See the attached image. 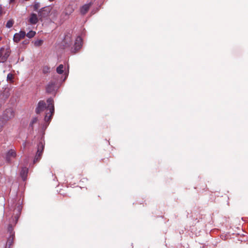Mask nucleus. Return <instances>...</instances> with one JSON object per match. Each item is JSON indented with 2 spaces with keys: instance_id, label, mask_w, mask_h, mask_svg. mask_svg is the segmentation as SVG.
Returning a JSON list of instances; mask_svg holds the SVG:
<instances>
[{
  "instance_id": "nucleus-1",
  "label": "nucleus",
  "mask_w": 248,
  "mask_h": 248,
  "mask_svg": "<svg viewBox=\"0 0 248 248\" xmlns=\"http://www.w3.org/2000/svg\"><path fill=\"white\" fill-rule=\"evenodd\" d=\"M47 107L46 106V103L43 101H40L39 102L37 107L36 108V112L37 113H40L45 109L49 110V112L46 113L45 117V121L46 122H49L54 111V107L53 104V100L51 98H48L47 100Z\"/></svg>"
},
{
  "instance_id": "nucleus-2",
  "label": "nucleus",
  "mask_w": 248,
  "mask_h": 248,
  "mask_svg": "<svg viewBox=\"0 0 248 248\" xmlns=\"http://www.w3.org/2000/svg\"><path fill=\"white\" fill-rule=\"evenodd\" d=\"M44 145L45 143L42 141L38 144L37 151L33 160V163H35L40 160L44 151Z\"/></svg>"
},
{
  "instance_id": "nucleus-3",
  "label": "nucleus",
  "mask_w": 248,
  "mask_h": 248,
  "mask_svg": "<svg viewBox=\"0 0 248 248\" xmlns=\"http://www.w3.org/2000/svg\"><path fill=\"white\" fill-rule=\"evenodd\" d=\"M10 51L8 47H2L0 49V62L6 61L10 55Z\"/></svg>"
},
{
  "instance_id": "nucleus-4",
  "label": "nucleus",
  "mask_w": 248,
  "mask_h": 248,
  "mask_svg": "<svg viewBox=\"0 0 248 248\" xmlns=\"http://www.w3.org/2000/svg\"><path fill=\"white\" fill-rule=\"evenodd\" d=\"M14 116V111L12 109L9 108L6 110L3 115V119L5 120L8 121L13 118Z\"/></svg>"
},
{
  "instance_id": "nucleus-5",
  "label": "nucleus",
  "mask_w": 248,
  "mask_h": 248,
  "mask_svg": "<svg viewBox=\"0 0 248 248\" xmlns=\"http://www.w3.org/2000/svg\"><path fill=\"white\" fill-rule=\"evenodd\" d=\"M26 33L24 31H20L18 33H16L14 36L13 40L15 42H18L21 39L24 38Z\"/></svg>"
},
{
  "instance_id": "nucleus-6",
  "label": "nucleus",
  "mask_w": 248,
  "mask_h": 248,
  "mask_svg": "<svg viewBox=\"0 0 248 248\" xmlns=\"http://www.w3.org/2000/svg\"><path fill=\"white\" fill-rule=\"evenodd\" d=\"M16 155V151L14 149L9 150L6 155V158L8 161H10L11 158H15Z\"/></svg>"
},
{
  "instance_id": "nucleus-7",
  "label": "nucleus",
  "mask_w": 248,
  "mask_h": 248,
  "mask_svg": "<svg viewBox=\"0 0 248 248\" xmlns=\"http://www.w3.org/2000/svg\"><path fill=\"white\" fill-rule=\"evenodd\" d=\"M75 49L77 51L82 46V39L80 37L78 36L76 39L75 42Z\"/></svg>"
},
{
  "instance_id": "nucleus-8",
  "label": "nucleus",
  "mask_w": 248,
  "mask_h": 248,
  "mask_svg": "<svg viewBox=\"0 0 248 248\" xmlns=\"http://www.w3.org/2000/svg\"><path fill=\"white\" fill-rule=\"evenodd\" d=\"M57 89V87L53 83H49L46 87V91L48 93H53L55 92Z\"/></svg>"
},
{
  "instance_id": "nucleus-9",
  "label": "nucleus",
  "mask_w": 248,
  "mask_h": 248,
  "mask_svg": "<svg viewBox=\"0 0 248 248\" xmlns=\"http://www.w3.org/2000/svg\"><path fill=\"white\" fill-rule=\"evenodd\" d=\"M91 3L85 4L83 5L80 8V13L82 15H85L89 10Z\"/></svg>"
},
{
  "instance_id": "nucleus-10",
  "label": "nucleus",
  "mask_w": 248,
  "mask_h": 248,
  "mask_svg": "<svg viewBox=\"0 0 248 248\" xmlns=\"http://www.w3.org/2000/svg\"><path fill=\"white\" fill-rule=\"evenodd\" d=\"M28 172V169L26 167H24L22 169L20 172V176L23 180L26 178Z\"/></svg>"
},
{
  "instance_id": "nucleus-11",
  "label": "nucleus",
  "mask_w": 248,
  "mask_h": 248,
  "mask_svg": "<svg viewBox=\"0 0 248 248\" xmlns=\"http://www.w3.org/2000/svg\"><path fill=\"white\" fill-rule=\"evenodd\" d=\"M30 22L32 24H35L38 22V17L36 14H31L29 19Z\"/></svg>"
},
{
  "instance_id": "nucleus-12",
  "label": "nucleus",
  "mask_w": 248,
  "mask_h": 248,
  "mask_svg": "<svg viewBox=\"0 0 248 248\" xmlns=\"http://www.w3.org/2000/svg\"><path fill=\"white\" fill-rule=\"evenodd\" d=\"M64 66L62 64H60L56 69L57 72L59 74H62L63 72Z\"/></svg>"
},
{
  "instance_id": "nucleus-13",
  "label": "nucleus",
  "mask_w": 248,
  "mask_h": 248,
  "mask_svg": "<svg viewBox=\"0 0 248 248\" xmlns=\"http://www.w3.org/2000/svg\"><path fill=\"white\" fill-rule=\"evenodd\" d=\"M73 11L74 9H73V8L70 5H69L65 9V12L66 15H70L73 12Z\"/></svg>"
},
{
  "instance_id": "nucleus-14",
  "label": "nucleus",
  "mask_w": 248,
  "mask_h": 248,
  "mask_svg": "<svg viewBox=\"0 0 248 248\" xmlns=\"http://www.w3.org/2000/svg\"><path fill=\"white\" fill-rule=\"evenodd\" d=\"M14 75L9 73L7 76V80L10 82H13Z\"/></svg>"
},
{
  "instance_id": "nucleus-15",
  "label": "nucleus",
  "mask_w": 248,
  "mask_h": 248,
  "mask_svg": "<svg viewBox=\"0 0 248 248\" xmlns=\"http://www.w3.org/2000/svg\"><path fill=\"white\" fill-rule=\"evenodd\" d=\"M22 207L20 203H18V205L14 209V212H17L18 213H19L20 211L21 210Z\"/></svg>"
},
{
  "instance_id": "nucleus-16",
  "label": "nucleus",
  "mask_w": 248,
  "mask_h": 248,
  "mask_svg": "<svg viewBox=\"0 0 248 248\" xmlns=\"http://www.w3.org/2000/svg\"><path fill=\"white\" fill-rule=\"evenodd\" d=\"M50 68L47 66H45L42 68V72L44 74H46L49 72Z\"/></svg>"
},
{
  "instance_id": "nucleus-17",
  "label": "nucleus",
  "mask_w": 248,
  "mask_h": 248,
  "mask_svg": "<svg viewBox=\"0 0 248 248\" xmlns=\"http://www.w3.org/2000/svg\"><path fill=\"white\" fill-rule=\"evenodd\" d=\"M35 35V32L32 31H30L27 34V36L30 38L33 37Z\"/></svg>"
},
{
  "instance_id": "nucleus-18",
  "label": "nucleus",
  "mask_w": 248,
  "mask_h": 248,
  "mask_svg": "<svg viewBox=\"0 0 248 248\" xmlns=\"http://www.w3.org/2000/svg\"><path fill=\"white\" fill-rule=\"evenodd\" d=\"M43 42V40H38L35 41L34 43V44L36 46H39L42 45Z\"/></svg>"
},
{
  "instance_id": "nucleus-19",
  "label": "nucleus",
  "mask_w": 248,
  "mask_h": 248,
  "mask_svg": "<svg viewBox=\"0 0 248 248\" xmlns=\"http://www.w3.org/2000/svg\"><path fill=\"white\" fill-rule=\"evenodd\" d=\"M13 23H14V22L13 20H9V21H7L6 26V27H7L8 28H10L13 26Z\"/></svg>"
},
{
  "instance_id": "nucleus-20",
  "label": "nucleus",
  "mask_w": 248,
  "mask_h": 248,
  "mask_svg": "<svg viewBox=\"0 0 248 248\" xmlns=\"http://www.w3.org/2000/svg\"><path fill=\"white\" fill-rule=\"evenodd\" d=\"M71 39L70 35H67L65 36L64 38V41L68 44V45H70L71 43V42H69V43H68V42Z\"/></svg>"
},
{
  "instance_id": "nucleus-21",
  "label": "nucleus",
  "mask_w": 248,
  "mask_h": 248,
  "mask_svg": "<svg viewBox=\"0 0 248 248\" xmlns=\"http://www.w3.org/2000/svg\"><path fill=\"white\" fill-rule=\"evenodd\" d=\"M37 119L36 118H33L31 122L30 125H32L34 123H36Z\"/></svg>"
},
{
  "instance_id": "nucleus-22",
  "label": "nucleus",
  "mask_w": 248,
  "mask_h": 248,
  "mask_svg": "<svg viewBox=\"0 0 248 248\" xmlns=\"http://www.w3.org/2000/svg\"><path fill=\"white\" fill-rule=\"evenodd\" d=\"M34 7L35 9H37L38 8V4H35L34 6Z\"/></svg>"
},
{
  "instance_id": "nucleus-23",
  "label": "nucleus",
  "mask_w": 248,
  "mask_h": 248,
  "mask_svg": "<svg viewBox=\"0 0 248 248\" xmlns=\"http://www.w3.org/2000/svg\"><path fill=\"white\" fill-rule=\"evenodd\" d=\"M2 12V8L1 6H0V16L1 15Z\"/></svg>"
},
{
  "instance_id": "nucleus-24",
  "label": "nucleus",
  "mask_w": 248,
  "mask_h": 248,
  "mask_svg": "<svg viewBox=\"0 0 248 248\" xmlns=\"http://www.w3.org/2000/svg\"><path fill=\"white\" fill-rule=\"evenodd\" d=\"M23 146L24 148H25V147H26V142H24V143L23 144Z\"/></svg>"
},
{
  "instance_id": "nucleus-25",
  "label": "nucleus",
  "mask_w": 248,
  "mask_h": 248,
  "mask_svg": "<svg viewBox=\"0 0 248 248\" xmlns=\"http://www.w3.org/2000/svg\"><path fill=\"white\" fill-rule=\"evenodd\" d=\"M14 1H15V0H10V2L12 3V2H14Z\"/></svg>"
},
{
  "instance_id": "nucleus-26",
  "label": "nucleus",
  "mask_w": 248,
  "mask_h": 248,
  "mask_svg": "<svg viewBox=\"0 0 248 248\" xmlns=\"http://www.w3.org/2000/svg\"><path fill=\"white\" fill-rule=\"evenodd\" d=\"M65 78H66L68 76V73H65Z\"/></svg>"
},
{
  "instance_id": "nucleus-27",
  "label": "nucleus",
  "mask_w": 248,
  "mask_h": 248,
  "mask_svg": "<svg viewBox=\"0 0 248 248\" xmlns=\"http://www.w3.org/2000/svg\"><path fill=\"white\" fill-rule=\"evenodd\" d=\"M17 219H18V217H16V221L17 220Z\"/></svg>"
},
{
  "instance_id": "nucleus-28",
  "label": "nucleus",
  "mask_w": 248,
  "mask_h": 248,
  "mask_svg": "<svg viewBox=\"0 0 248 248\" xmlns=\"http://www.w3.org/2000/svg\"><path fill=\"white\" fill-rule=\"evenodd\" d=\"M50 1H53L54 0H49Z\"/></svg>"
},
{
  "instance_id": "nucleus-29",
  "label": "nucleus",
  "mask_w": 248,
  "mask_h": 248,
  "mask_svg": "<svg viewBox=\"0 0 248 248\" xmlns=\"http://www.w3.org/2000/svg\"><path fill=\"white\" fill-rule=\"evenodd\" d=\"M1 40V37H0V41Z\"/></svg>"
}]
</instances>
